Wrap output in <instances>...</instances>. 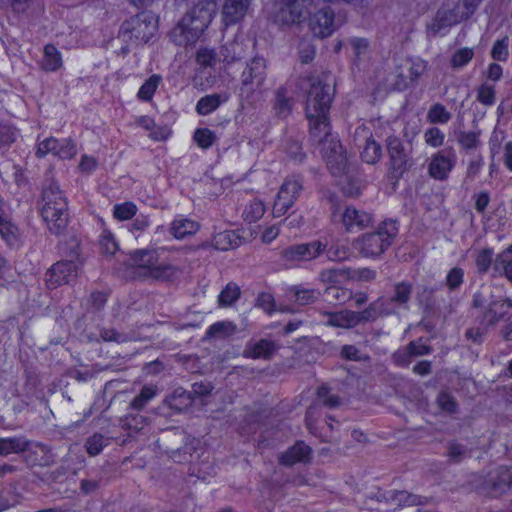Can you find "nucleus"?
Instances as JSON below:
<instances>
[{"label": "nucleus", "mask_w": 512, "mask_h": 512, "mask_svg": "<svg viewBox=\"0 0 512 512\" xmlns=\"http://www.w3.org/2000/svg\"><path fill=\"white\" fill-rule=\"evenodd\" d=\"M307 81L310 83L305 114L309 122L310 134L314 138L327 137L331 133L329 112L333 96L330 85L324 83L319 77L309 75Z\"/></svg>", "instance_id": "f257e3e1"}, {"label": "nucleus", "mask_w": 512, "mask_h": 512, "mask_svg": "<svg viewBox=\"0 0 512 512\" xmlns=\"http://www.w3.org/2000/svg\"><path fill=\"white\" fill-rule=\"evenodd\" d=\"M133 262L132 276L139 281L173 282L178 269L169 263H158L159 256L154 250L138 249L130 254Z\"/></svg>", "instance_id": "f03ea898"}, {"label": "nucleus", "mask_w": 512, "mask_h": 512, "mask_svg": "<svg viewBox=\"0 0 512 512\" xmlns=\"http://www.w3.org/2000/svg\"><path fill=\"white\" fill-rule=\"evenodd\" d=\"M40 214L52 234L59 236L65 232L69 222L68 201L57 184L43 189Z\"/></svg>", "instance_id": "7ed1b4c3"}, {"label": "nucleus", "mask_w": 512, "mask_h": 512, "mask_svg": "<svg viewBox=\"0 0 512 512\" xmlns=\"http://www.w3.org/2000/svg\"><path fill=\"white\" fill-rule=\"evenodd\" d=\"M398 230L396 220H384L376 231L359 236L354 243V247L364 257L378 258L392 245Z\"/></svg>", "instance_id": "20e7f679"}, {"label": "nucleus", "mask_w": 512, "mask_h": 512, "mask_svg": "<svg viewBox=\"0 0 512 512\" xmlns=\"http://www.w3.org/2000/svg\"><path fill=\"white\" fill-rule=\"evenodd\" d=\"M212 18V12L205 4L193 6L177 24L186 44L196 42L208 28Z\"/></svg>", "instance_id": "39448f33"}, {"label": "nucleus", "mask_w": 512, "mask_h": 512, "mask_svg": "<svg viewBox=\"0 0 512 512\" xmlns=\"http://www.w3.org/2000/svg\"><path fill=\"white\" fill-rule=\"evenodd\" d=\"M303 189V177L300 174L286 177L273 204V214L280 217L288 212Z\"/></svg>", "instance_id": "423d86ee"}, {"label": "nucleus", "mask_w": 512, "mask_h": 512, "mask_svg": "<svg viewBox=\"0 0 512 512\" xmlns=\"http://www.w3.org/2000/svg\"><path fill=\"white\" fill-rule=\"evenodd\" d=\"M124 25H127L131 38L148 43L158 30V17L152 12L141 11Z\"/></svg>", "instance_id": "0eeeda50"}, {"label": "nucleus", "mask_w": 512, "mask_h": 512, "mask_svg": "<svg viewBox=\"0 0 512 512\" xmlns=\"http://www.w3.org/2000/svg\"><path fill=\"white\" fill-rule=\"evenodd\" d=\"M457 163V154L453 147L438 150L431 156L428 173L431 178L444 181L449 177Z\"/></svg>", "instance_id": "6e6552de"}, {"label": "nucleus", "mask_w": 512, "mask_h": 512, "mask_svg": "<svg viewBox=\"0 0 512 512\" xmlns=\"http://www.w3.org/2000/svg\"><path fill=\"white\" fill-rule=\"evenodd\" d=\"M323 158L332 176L343 177L347 173L348 160L340 140H331L322 147Z\"/></svg>", "instance_id": "1a4fd4ad"}, {"label": "nucleus", "mask_w": 512, "mask_h": 512, "mask_svg": "<svg viewBox=\"0 0 512 512\" xmlns=\"http://www.w3.org/2000/svg\"><path fill=\"white\" fill-rule=\"evenodd\" d=\"M482 492L491 498H498L512 490V467L500 466L495 474H489L481 487Z\"/></svg>", "instance_id": "9d476101"}, {"label": "nucleus", "mask_w": 512, "mask_h": 512, "mask_svg": "<svg viewBox=\"0 0 512 512\" xmlns=\"http://www.w3.org/2000/svg\"><path fill=\"white\" fill-rule=\"evenodd\" d=\"M78 269V264L73 260H60L54 263L45 274L47 287L55 289L70 283L77 277Z\"/></svg>", "instance_id": "9b49d317"}, {"label": "nucleus", "mask_w": 512, "mask_h": 512, "mask_svg": "<svg viewBox=\"0 0 512 512\" xmlns=\"http://www.w3.org/2000/svg\"><path fill=\"white\" fill-rule=\"evenodd\" d=\"M512 316V300L500 298L491 300L481 314L480 323L487 327L494 326L500 321H506Z\"/></svg>", "instance_id": "f8f14e48"}, {"label": "nucleus", "mask_w": 512, "mask_h": 512, "mask_svg": "<svg viewBox=\"0 0 512 512\" xmlns=\"http://www.w3.org/2000/svg\"><path fill=\"white\" fill-rule=\"evenodd\" d=\"M335 14L330 6H325L309 18V28L320 38L330 36L334 32Z\"/></svg>", "instance_id": "ddd939ff"}, {"label": "nucleus", "mask_w": 512, "mask_h": 512, "mask_svg": "<svg viewBox=\"0 0 512 512\" xmlns=\"http://www.w3.org/2000/svg\"><path fill=\"white\" fill-rule=\"evenodd\" d=\"M312 448L303 440H297L286 451L282 452L278 461L282 466L292 467L298 463H310L312 460Z\"/></svg>", "instance_id": "4468645a"}, {"label": "nucleus", "mask_w": 512, "mask_h": 512, "mask_svg": "<svg viewBox=\"0 0 512 512\" xmlns=\"http://www.w3.org/2000/svg\"><path fill=\"white\" fill-rule=\"evenodd\" d=\"M387 150L390 158L389 173L396 179L403 176L407 169V156L402 143L394 138L387 144Z\"/></svg>", "instance_id": "2eb2a0df"}, {"label": "nucleus", "mask_w": 512, "mask_h": 512, "mask_svg": "<svg viewBox=\"0 0 512 512\" xmlns=\"http://www.w3.org/2000/svg\"><path fill=\"white\" fill-rule=\"evenodd\" d=\"M33 444L41 448L44 446L40 442H33L24 435L0 437V456L7 457L11 454L25 453Z\"/></svg>", "instance_id": "dca6fc26"}, {"label": "nucleus", "mask_w": 512, "mask_h": 512, "mask_svg": "<svg viewBox=\"0 0 512 512\" xmlns=\"http://www.w3.org/2000/svg\"><path fill=\"white\" fill-rule=\"evenodd\" d=\"M306 0H289L279 10L276 17L283 25L299 24L305 19Z\"/></svg>", "instance_id": "f3484780"}, {"label": "nucleus", "mask_w": 512, "mask_h": 512, "mask_svg": "<svg viewBox=\"0 0 512 512\" xmlns=\"http://www.w3.org/2000/svg\"><path fill=\"white\" fill-rule=\"evenodd\" d=\"M276 351L277 345L274 341L262 338L256 342L249 341L242 352V356L246 359L270 360Z\"/></svg>", "instance_id": "a211bd4d"}, {"label": "nucleus", "mask_w": 512, "mask_h": 512, "mask_svg": "<svg viewBox=\"0 0 512 512\" xmlns=\"http://www.w3.org/2000/svg\"><path fill=\"white\" fill-rule=\"evenodd\" d=\"M251 0H226L222 9V20L226 27L240 22L247 13Z\"/></svg>", "instance_id": "6ab92c4d"}, {"label": "nucleus", "mask_w": 512, "mask_h": 512, "mask_svg": "<svg viewBox=\"0 0 512 512\" xmlns=\"http://www.w3.org/2000/svg\"><path fill=\"white\" fill-rule=\"evenodd\" d=\"M342 221L347 231L362 230L372 224L373 216L370 213L348 206L343 213Z\"/></svg>", "instance_id": "aec40b11"}, {"label": "nucleus", "mask_w": 512, "mask_h": 512, "mask_svg": "<svg viewBox=\"0 0 512 512\" xmlns=\"http://www.w3.org/2000/svg\"><path fill=\"white\" fill-rule=\"evenodd\" d=\"M313 413V407H309L306 411L305 424L307 430L309 431V433L319 438L321 442H330L332 435H328V432L332 433V422H334L335 419L332 416H327L326 419H324L322 426L319 428L317 425V421L313 419Z\"/></svg>", "instance_id": "412c9836"}, {"label": "nucleus", "mask_w": 512, "mask_h": 512, "mask_svg": "<svg viewBox=\"0 0 512 512\" xmlns=\"http://www.w3.org/2000/svg\"><path fill=\"white\" fill-rule=\"evenodd\" d=\"M266 64L263 57L256 56L251 59L247 64L241 75V82L243 86H248L257 81L258 84H262L265 80L266 75Z\"/></svg>", "instance_id": "4be33fe9"}, {"label": "nucleus", "mask_w": 512, "mask_h": 512, "mask_svg": "<svg viewBox=\"0 0 512 512\" xmlns=\"http://www.w3.org/2000/svg\"><path fill=\"white\" fill-rule=\"evenodd\" d=\"M212 246L219 251H229L242 245L244 238L235 230H224L212 237Z\"/></svg>", "instance_id": "5701e85b"}, {"label": "nucleus", "mask_w": 512, "mask_h": 512, "mask_svg": "<svg viewBox=\"0 0 512 512\" xmlns=\"http://www.w3.org/2000/svg\"><path fill=\"white\" fill-rule=\"evenodd\" d=\"M39 66L42 71L47 73L56 72L62 68L63 57L54 44L48 43L44 45L43 56Z\"/></svg>", "instance_id": "b1692460"}, {"label": "nucleus", "mask_w": 512, "mask_h": 512, "mask_svg": "<svg viewBox=\"0 0 512 512\" xmlns=\"http://www.w3.org/2000/svg\"><path fill=\"white\" fill-rule=\"evenodd\" d=\"M325 325L335 328L351 329L357 327L354 311L343 309L325 313Z\"/></svg>", "instance_id": "393cba45"}, {"label": "nucleus", "mask_w": 512, "mask_h": 512, "mask_svg": "<svg viewBox=\"0 0 512 512\" xmlns=\"http://www.w3.org/2000/svg\"><path fill=\"white\" fill-rule=\"evenodd\" d=\"M193 398L191 393L182 387L176 388L171 395L165 399L166 405L174 412L181 413L191 407Z\"/></svg>", "instance_id": "a878e982"}, {"label": "nucleus", "mask_w": 512, "mask_h": 512, "mask_svg": "<svg viewBox=\"0 0 512 512\" xmlns=\"http://www.w3.org/2000/svg\"><path fill=\"white\" fill-rule=\"evenodd\" d=\"M200 226L198 222L188 218L174 219L170 226V234L177 240H182L187 236L194 235L198 232Z\"/></svg>", "instance_id": "bb28decb"}, {"label": "nucleus", "mask_w": 512, "mask_h": 512, "mask_svg": "<svg viewBox=\"0 0 512 512\" xmlns=\"http://www.w3.org/2000/svg\"><path fill=\"white\" fill-rule=\"evenodd\" d=\"M229 95L223 94H209L201 97L196 104V112L199 115L207 116L213 113L222 104L227 102Z\"/></svg>", "instance_id": "cd10ccee"}, {"label": "nucleus", "mask_w": 512, "mask_h": 512, "mask_svg": "<svg viewBox=\"0 0 512 512\" xmlns=\"http://www.w3.org/2000/svg\"><path fill=\"white\" fill-rule=\"evenodd\" d=\"M162 76L160 74L150 75L140 86L136 94L137 99L140 102L149 103L153 100L154 95L162 83Z\"/></svg>", "instance_id": "c85d7f7f"}, {"label": "nucleus", "mask_w": 512, "mask_h": 512, "mask_svg": "<svg viewBox=\"0 0 512 512\" xmlns=\"http://www.w3.org/2000/svg\"><path fill=\"white\" fill-rule=\"evenodd\" d=\"M188 474L202 481L210 482L217 475V464L204 460L199 463H190Z\"/></svg>", "instance_id": "c756f323"}, {"label": "nucleus", "mask_w": 512, "mask_h": 512, "mask_svg": "<svg viewBox=\"0 0 512 512\" xmlns=\"http://www.w3.org/2000/svg\"><path fill=\"white\" fill-rule=\"evenodd\" d=\"M383 155L382 145L377 142L371 135L365 141V144L360 151V157L363 162L367 164H376L380 161Z\"/></svg>", "instance_id": "7c9ffc66"}, {"label": "nucleus", "mask_w": 512, "mask_h": 512, "mask_svg": "<svg viewBox=\"0 0 512 512\" xmlns=\"http://www.w3.org/2000/svg\"><path fill=\"white\" fill-rule=\"evenodd\" d=\"M77 155V144L71 137L57 138L53 145V156L61 160H71Z\"/></svg>", "instance_id": "2f4dec72"}, {"label": "nucleus", "mask_w": 512, "mask_h": 512, "mask_svg": "<svg viewBox=\"0 0 512 512\" xmlns=\"http://www.w3.org/2000/svg\"><path fill=\"white\" fill-rule=\"evenodd\" d=\"M104 226L99 236V246L101 253L107 256H114L119 250V243L113 232L105 226V221L101 219Z\"/></svg>", "instance_id": "473e14b6"}, {"label": "nucleus", "mask_w": 512, "mask_h": 512, "mask_svg": "<svg viewBox=\"0 0 512 512\" xmlns=\"http://www.w3.org/2000/svg\"><path fill=\"white\" fill-rule=\"evenodd\" d=\"M493 269L502 273L512 283V243L496 256Z\"/></svg>", "instance_id": "72a5a7b5"}, {"label": "nucleus", "mask_w": 512, "mask_h": 512, "mask_svg": "<svg viewBox=\"0 0 512 512\" xmlns=\"http://www.w3.org/2000/svg\"><path fill=\"white\" fill-rule=\"evenodd\" d=\"M324 252L327 258L334 262L345 261L351 255L350 247L341 240H336L331 243L328 242V246Z\"/></svg>", "instance_id": "f704fd0d"}, {"label": "nucleus", "mask_w": 512, "mask_h": 512, "mask_svg": "<svg viewBox=\"0 0 512 512\" xmlns=\"http://www.w3.org/2000/svg\"><path fill=\"white\" fill-rule=\"evenodd\" d=\"M292 99L287 97V89L285 86H280L275 93V101L273 109L279 117H287L292 110Z\"/></svg>", "instance_id": "c9c22d12"}, {"label": "nucleus", "mask_w": 512, "mask_h": 512, "mask_svg": "<svg viewBox=\"0 0 512 512\" xmlns=\"http://www.w3.org/2000/svg\"><path fill=\"white\" fill-rule=\"evenodd\" d=\"M135 124L147 131H150V137L153 140H166L168 138V132L164 127H158L157 129H155V120L150 116L141 115L137 117L135 120Z\"/></svg>", "instance_id": "e433bc0d"}, {"label": "nucleus", "mask_w": 512, "mask_h": 512, "mask_svg": "<svg viewBox=\"0 0 512 512\" xmlns=\"http://www.w3.org/2000/svg\"><path fill=\"white\" fill-rule=\"evenodd\" d=\"M20 135L16 126L11 123L0 122V150H8Z\"/></svg>", "instance_id": "4c0bfd02"}, {"label": "nucleus", "mask_w": 512, "mask_h": 512, "mask_svg": "<svg viewBox=\"0 0 512 512\" xmlns=\"http://www.w3.org/2000/svg\"><path fill=\"white\" fill-rule=\"evenodd\" d=\"M324 295L328 301L335 304H345L353 298L352 290L338 285H328L325 288Z\"/></svg>", "instance_id": "58836bf2"}, {"label": "nucleus", "mask_w": 512, "mask_h": 512, "mask_svg": "<svg viewBox=\"0 0 512 512\" xmlns=\"http://www.w3.org/2000/svg\"><path fill=\"white\" fill-rule=\"evenodd\" d=\"M280 259L289 267H295L300 262H304L301 244H294L284 248L280 252Z\"/></svg>", "instance_id": "ea45409f"}, {"label": "nucleus", "mask_w": 512, "mask_h": 512, "mask_svg": "<svg viewBox=\"0 0 512 512\" xmlns=\"http://www.w3.org/2000/svg\"><path fill=\"white\" fill-rule=\"evenodd\" d=\"M300 244L302 246L304 260L311 261L324 253L328 246V240L324 238Z\"/></svg>", "instance_id": "a19ab883"}, {"label": "nucleus", "mask_w": 512, "mask_h": 512, "mask_svg": "<svg viewBox=\"0 0 512 512\" xmlns=\"http://www.w3.org/2000/svg\"><path fill=\"white\" fill-rule=\"evenodd\" d=\"M300 244L302 246L304 260L311 261L324 253L328 246V240L324 238Z\"/></svg>", "instance_id": "79ce46f5"}, {"label": "nucleus", "mask_w": 512, "mask_h": 512, "mask_svg": "<svg viewBox=\"0 0 512 512\" xmlns=\"http://www.w3.org/2000/svg\"><path fill=\"white\" fill-rule=\"evenodd\" d=\"M137 205L132 201L117 203L113 207V217L118 221L132 220L137 214Z\"/></svg>", "instance_id": "37998d69"}, {"label": "nucleus", "mask_w": 512, "mask_h": 512, "mask_svg": "<svg viewBox=\"0 0 512 512\" xmlns=\"http://www.w3.org/2000/svg\"><path fill=\"white\" fill-rule=\"evenodd\" d=\"M265 213V205L260 199H253L245 206L243 219L248 223H254L262 218Z\"/></svg>", "instance_id": "c03bdc74"}, {"label": "nucleus", "mask_w": 512, "mask_h": 512, "mask_svg": "<svg viewBox=\"0 0 512 512\" xmlns=\"http://www.w3.org/2000/svg\"><path fill=\"white\" fill-rule=\"evenodd\" d=\"M450 119V112L441 103L433 104L428 110L427 120L432 124H446Z\"/></svg>", "instance_id": "a18cd8bd"}, {"label": "nucleus", "mask_w": 512, "mask_h": 512, "mask_svg": "<svg viewBox=\"0 0 512 512\" xmlns=\"http://www.w3.org/2000/svg\"><path fill=\"white\" fill-rule=\"evenodd\" d=\"M354 53L353 65L359 67L363 57L369 52V42L366 38L353 37L349 40Z\"/></svg>", "instance_id": "49530a36"}, {"label": "nucleus", "mask_w": 512, "mask_h": 512, "mask_svg": "<svg viewBox=\"0 0 512 512\" xmlns=\"http://www.w3.org/2000/svg\"><path fill=\"white\" fill-rule=\"evenodd\" d=\"M240 294L239 286L230 282L221 290L218 296L219 304L222 306H230L239 299Z\"/></svg>", "instance_id": "de8ad7c7"}, {"label": "nucleus", "mask_w": 512, "mask_h": 512, "mask_svg": "<svg viewBox=\"0 0 512 512\" xmlns=\"http://www.w3.org/2000/svg\"><path fill=\"white\" fill-rule=\"evenodd\" d=\"M216 139L215 132L209 128H197L193 134V140L201 149L210 148L215 143Z\"/></svg>", "instance_id": "09e8293b"}, {"label": "nucleus", "mask_w": 512, "mask_h": 512, "mask_svg": "<svg viewBox=\"0 0 512 512\" xmlns=\"http://www.w3.org/2000/svg\"><path fill=\"white\" fill-rule=\"evenodd\" d=\"M63 253L69 258L68 260L75 261L78 264V267L83 265L82 245L79 239L73 237L67 241Z\"/></svg>", "instance_id": "8fccbe9b"}, {"label": "nucleus", "mask_w": 512, "mask_h": 512, "mask_svg": "<svg viewBox=\"0 0 512 512\" xmlns=\"http://www.w3.org/2000/svg\"><path fill=\"white\" fill-rule=\"evenodd\" d=\"M493 249L492 248H483L478 251L475 257V264L478 273L485 274L488 272L493 263Z\"/></svg>", "instance_id": "3c124183"}, {"label": "nucleus", "mask_w": 512, "mask_h": 512, "mask_svg": "<svg viewBox=\"0 0 512 512\" xmlns=\"http://www.w3.org/2000/svg\"><path fill=\"white\" fill-rule=\"evenodd\" d=\"M491 57L495 61L506 62L509 58V38L497 39L491 49Z\"/></svg>", "instance_id": "603ef678"}, {"label": "nucleus", "mask_w": 512, "mask_h": 512, "mask_svg": "<svg viewBox=\"0 0 512 512\" xmlns=\"http://www.w3.org/2000/svg\"><path fill=\"white\" fill-rule=\"evenodd\" d=\"M331 388L328 384H321L317 387L316 396L322 403L330 408H334L340 405L341 399L338 395L331 394Z\"/></svg>", "instance_id": "864d4df0"}, {"label": "nucleus", "mask_w": 512, "mask_h": 512, "mask_svg": "<svg viewBox=\"0 0 512 512\" xmlns=\"http://www.w3.org/2000/svg\"><path fill=\"white\" fill-rule=\"evenodd\" d=\"M474 57L472 48L463 47L456 50L450 59V64L453 68H462L466 66Z\"/></svg>", "instance_id": "5fc2aeb1"}, {"label": "nucleus", "mask_w": 512, "mask_h": 512, "mask_svg": "<svg viewBox=\"0 0 512 512\" xmlns=\"http://www.w3.org/2000/svg\"><path fill=\"white\" fill-rule=\"evenodd\" d=\"M156 395V389L153 386H143L139 394L131 401V406L135 410H142L147 403Z\"/></svg>", "instance_id": "6e6d98bb"}, {"label": "nucleus", "mask_w": 512, "mask_h": 512, "mask_svg": "<svg viewBox=\"0 0 512 512\" xmlns=\"http://www.w3.org/2000/svg\"><path fill=\"white\" fill-rule=\"evenodd\" d=\"M232 328H233V326L231 323L217 321V322L211 324L206 329L205 338H207V339L224 338L230 334Z\"/></svg>", "instance_id": "4d7b16f0"}, {"label": "nucleus", "mask_w": 512, "mask_h": 512, "mask_svg": "<svg viewBox=\"0 0 512 512\" xmlns=\"http://www.w3.org/2000/svg\"><path fill=\"white\" fill-rule=\"evenodd\" d=\"M412 293V284L407 281H402L395 284L394 294L391 298L392 302L397 304H406Z\"/></svg>", "instance_id": "13d9d810"}, {"label": "nucleus", "mask_w": 512, "mask_h": 512, "mask_svg": "<svg viewBox=\"0 0 512 512\" xmlns=\"http://www.w3.org/2000/svg\"><path fill=\"white\" fill-rule=\"evenodd\" d=\"M410 66L408 76L412 83L416 82L427 70V62L420 57H411L408 59Z\"/></svg>", "instance_id": "bf43d9fd"}, {"label": "nucleus", "mask_w": 512, "mask_h": 512, "mask_svg": "<svg viewBox=\"0 0 512 512\" xmlns=\"http://www.w3.org/2000/svg\"><path fill=\"white\" fill-rule=\"evenodd\" d=\"M445 134L444 132L436 127H429L424 132L425 143L432 148H439L444 144Z\"/></svg>", "instance_id": "052dcab7"}, {"label": "nucleus", "mask_w": 512, "mask_h": 512, "mask_svg": "<svg viewBox=\"0 0 512 512\" xmlns=\"http://www.w3.org/2000/svg\"><path fill=\"white\" fill-rule=\"evenodd\" d=\"M477 100L483 105L492 106L496 101V91L493 85L483 83L477 89Z\"/></svg>", "instance_id": "680f3d73"}, {"label": "nucleus", "mask_w": 512, "mask_h": 512, "mask_svg": "<svg viewBox=\"0 0 512 512\" xmlns=\"http://www.w3.org/2000/svg\"><path fill=\"white\" fill-rule=\"evenodd\" d=\"M439 408L447 413L453 414L458 410V404L455 398L447 391H440L436 398Z\"/></svg>", "instance_id": "e2e57ef3"}, {"label": "nucleus", "mask_w": 512, "mask_h": 512, "mask_svg": "<svg viewBox=\"0 0 512 512\" xmlns=\"http://www.w3.org/2000/svg\"><path fill=\"white\" fill-rule=\"evenodd\" d=\"M339 357L346 361H365L368 359L367 355H363L360 349L353 344H345L341 347Z\"/></svg>", "instance_id": "0e129e2a"}, {"label": "nucleus", "mask_w": 512, "mask_h": 512, "mask_svg": "<svg viewBox=\"0 0 512 512\" xmlns=\"http://www.w3.org/2000/svg\"><path fill=\"white\" fill-rule=\"evenodd\" d=\"M216 52L210 48H200L195 56L196 63L203 67H212L216 63Z\"/></svg>", "instance_id": "69168bd1"}, {"label": "nucleus", "mask_w": 512, "mask_h": 512, "mask_svg": "<svg viewBox=\"0 0 512 512\" xmlns=\"http://www.w3.org/2000/svg\"><path fill=\"white\" fill-rule=\"evenodd\" d=\"M105 446L104 437L100 433H95L89 436L86 440V451L90 456L100 454Z\"/></svg>", "instance_id": "338daca9"}, {"label": "nucleus", "mask_w": 512, "mask_h": 512, "mask_svg": "<svg viewBox=\"0 0 512 512\" xmlns=\"http://www.w3.org/2000/svg\"><path fill=\"white\" fill-rule=\"evenodd\" d=\"M479 142L478 134L474 131H463L458 136V143L464 150H471L477 147Z\"/></svg>", "instance_id": "774afa93"}]
</instances>
